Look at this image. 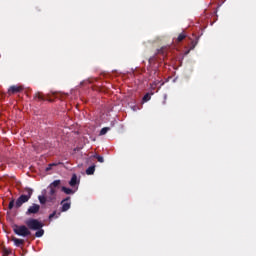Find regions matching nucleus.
Returning <instances> with one entry per match:
<instances>
[{
  "label": "nucleus",
  "instance_id": "nucleus-1",
  "mask_svg": "<svg viewBox=\"0 0 256 256\" xmlns=\"http://www.w3.org/2000/svg\"><path fill=\"white\" fill-rule=\"evenodd\" d=\"M23 193L21 194L15 201V198H12L8 204V209L11 211L13 208L21 209L25 203H29V199L33 197V189L32 188H24Z\"/></svg>",
  "mask_w": 256,
  "mask_h": 256
},
{
  "label": "nucleus",
  "instance_id": "nucleus-2",
  "mask_svg": "<svg viewBox=\"0 0 256 256\" xmlns=\"http://www.w3.org/2000/svg\"><path fill=\"white\" fill-rule=\"evenodd\" d=\"M61 188V180H54L52 183L49 184L47 190H43L42 193L47 197L48 203H53L57 199V189Z\"/></svg>",
  "mask_w": 256,
  "mask_h": 256
},
{
  "label": "nucleus",
  "instance_id": "nucleus-3",
  "mask_svg": "<svg viewBox=\"0 0 256 256\" xmlns=\"http://www.w3.org/2000/svg\"><path fill=\"white\" fill-rule=\"evenodd\" d=\"M13 232L15 235H18L19 237H29L31 236V230H29V227L25 225H17L15 224L13 226Z\"/></svg>",
  "mask_w": 256,
  "mask_h": 256
},
{
  "label": "nucleus",
  "instance_id": "nucleus-4",
  "mask_svg": "<svg viewBox=\"0 0 256 256\" xmlns=\"http://www.w3.org/2000/svg\"><path fill=\"white\" fill-rule=\"evenodd\" d=\"M26 226L28 227V229H30L31 231H37L39 229H43V224L41 223V221L31 218L29 220L26 221Z\"/></svg>",
  "mask_w": 256,
  "mask_h": 256
},
{
  "label": "nucleus",
  "instance_id": "nucleus-5",
  "mask_svg": "<svg viewBox=\"0 0 256 256\" xmlns=\"http://www.w3.org/2000/svg\"><path fill=\"white\" fill-rule=\"evenodd\" d=\"M39 211H41V206L39 204L33 203L30 207H28L26 215H37Z\"/></svg>",
  "mask_w": 256,
  "mask_h": 256
},
{
  "label": "nucleus",
  "instance_id": "nucleus-6",
  "mask_svg": "<svg viewBox=\"0 0 256 256\" xmlns=\"http://www.w3.org/2000/svg\"><path fill=\"white\" fill-rule=\"evenodd\" d=\"M23 91V86H17V85H12L8 89V95L11 97V95H15L17 93H21Z\"/></svg>",
  "mask_w": 256,
  "mask_h": 256
},
{
  "label": "nucleus",
  "instance_id": "nucleus-7",
  "mask_svg": "<svg viewBox=\"0 0 256 256\" xmlns=\"http://www.w3.org/2000/svg\"><path fill=\"white\" fill-rule=\"evenodd\" d=\"M70 200H71V197L68 196L61 201V205H62L61 211L62 212L69 211L71 209V202H69Z\"/></svg>",
  "mask_w": 256,
  "mask_h": 256
},
{
  "label": "nucleus",
  "instance_id": "nucleus-8",
  "mask_svg": "<svg viewBox=\"0 0 256 256\" xmlns=\"http://www.w3.org/2000/svg\"><path fill=\"white\" fill-rule=\"evenodd\" d=\"M34 99H38V101H49L50 103H53V99H51L49 97V95H47V97L43 96V93L41 92H37L34 94Z\"/></svg>",
  "mask_w": 256,
  "mask_h": 256
},
{
  "label": "nucleus",
  "instance_id": "nucleus-9",
  "mask_svg": "<svg viewBox=\"0 0 256 256\" xmlns=\"http://www.w3.org/2000/svg\"><path fill=\"white\" fill-rule=\"evenodd\" d=\"M12 241L16 247H21L22 245H25V240H23V239L13 237Z\"/></svg>",
  "mask_w": 256,
  "mask_h": 256
},
{
  "label": "nucleus",
  "instance_id": "nucleus-10",
  "mask_svg": "<svg viewBox=\"0 0 256 256\" xmlns=\"http://www.w3.org/2000/svg\"><path fill=\"white\" fill-rule=\"evenodd\" d=\"M79 181H77V174H73L71 180L69 181L70 187H75Z\"/></svg>",
  "mask_w": 256,
  "mask_h": 256
},
{
  "label": "nucleus",
  "instance_id": "nucleus-11",
  "mask_svg": "<svg viewBox=\"0 0 256 256\" xmlns=\"http://www.w3.org/2000/svg\"><path fill=\"white\" fill-rule=\"evenodd\" d=\"M38 201L41 205H45V203L49 202V198L43 193V195L38 196Z\"/></svg>",
  "mask_w": 256,
  "mask_h": 256
},
{
  "label": "nucleus",
  "instance_id": "nucleus-12",
  "mask_svg": "<svg viewBox=\"0 0 256 256\" xmlns=\"http://www.w3.org/2000/svg\"><path fill=\"white\" fill-rule=\"evenodd\" d=\"M61 191H63V193H65L66 195H73L75 193L73 189L67 188L65 186H62Z\"/></svg>",
  "mask_w": 256,
  "mask_h": 256
},
{
  "label": "nucleus",
  "instance_id": "nucleus-13",
  "mask_svg": "<svg viewBox=\"0 0 256 256\" xmlns=\"http://www.w3.org/2000/svg\"><path fill=\"white\" fill-rule=\"evenodd\" d=\"M94 173H95V165L87 168L86 175H93Z\"/></svg>",
  "mask_w": 256,
  "mask_h": 256
},
{
  "label": "nucleus",
  "instance_id": "nucleus-14",
  "mask_svg": "<svg viewBox=\"0 0 256 256\" xmlns=\"http://www.w3.org/2000/svg\"><path fill=\"white\" fill-rule=\"evenodd\" d=\"M59 215H61V213H58L57 215V211H54L52 214L49 215V221H53V219L59 218Z\"/></svg>",
  "mask_w": 256,
  "mask_h": 256
},
{
  "label": "nucleus",
  "instance_id": "nucleus-15",
  "mask_svg": "<svg viewBox=\"0 0 256 256\" xmlns=\"http://www.w3.org/2000/svg\"><path fill=\"white\" fill-rule=\"evenodd\" d=\"M185 37H187V35L185 33L179 34L176 39V43H181V41H183V39H185Z\"/></svg>",
  "mask_w": 256,
  "mask_h": 256
},
{
  "label": "nucleus",
  "instance_id": "nucleus-16",
  "mask_svg": "<svg viewBox=\"0 0 256 256\" xmlns=\"http://www.w3.org/2000/svg\"><path fill=\"white\" fill-rule=\"evenodd\" d=\"M43 235H45V230L42 228L38 229L35 233V237H43Z\"/></svg>",
  "mask_w": 256,
  "mask_h": 256
},
{
  "label": "nucleus",
  "instance_id": "nucleus-17",
  "mask_svg": "<svg viewBox=\"0 0 256 256\" xmlns=\"http://www.w3.org/2000/svg\"><path fill=\"white\" fill-rule=\"evenodd\" d=\"M197 43H199V38H197L196 40H192L191 46H190V51H193V49H195V47H197Z\"/></svg>",
  "mask_w": 256,
  "mask_h": 256
},
{
  "label": "nucleus",
  "instance_id": "nucleus-18",
  "mask_svg": "<svg viewBox=\"0 0 256 256\" xmlns=\"http://www.w3.org/2000/svg\"><path fill=\"white\" fill-rule=\"evenodd\" d=\"M142 101H143L144 103H147V101H151V94L146 93V94L143 96Z\"/></svg>",
  "mask_w": 256,
  "mask_h": 256
},
{
  "label": "nucleus",
  "instance_id": "nucleus-19",
  "mask_svg": "<svg viewBox=\"0 0 256 256\" xmlns=\"http://www.w3.org/2000/svg\"><path fill=\"white\" fill-rule=\"evenodd\" d=\"M108 131H111V128H109V127H104V128L101 129L100 135H107V132H108Z\"/></svg>",
  "mask_w": 256,
  "mask_h": 256
},
{
  "label": "nucleus",
  "instance_id": "nucleus-20",
  "mask_svg": "<svg viewBox=\"0 0 256 256\" xmlns=\"http://www.w3.org/2000/svg\"><path fill=\"white\" fill-rule=\"evenodd\" d=\"M95 159H97V161L99 163H104L105 162V159L103 158V156H100V155H94Z\"/></svg>",
  "mask_w": 256,
  "mask_h": 256
},
{
  "label": "nucleus",
  "instance_id": "nucleus-21",
  "mask_svg": "<svg viewBox=\"0 0 256 256\" xmlns=\"http://www.w3.org/2000/svg\"><path fill=\"white\" fill-rule=\"evenodd\" d=\"M11 255V250L7 249V248H4L3 249V256H9Z\"/></svg>",
  "mask_w": 256,
  "mask_h": 256
},
{
  "label": "nucleus",
  "instance_id": "nucleus-22",
  "mask_svg": "<svg viewBox=\"0 0 256 256\" xmlns=\"http://www.w3.org/2000/svg\"><path fill=\"white\" fill-rule=\"evenodd\" d=\"M157 55H165V48H160L157 50Z\"/></svg>",
  "mask_w": 256,
  "mask_h": 256
},
{
  "label": "nucleus",
  "instance_id": "nucleus-23",
  "mask_svg": "<svg viewBox=\"0 0 256 256\" xmlns=\"http://www.w3.org/2000/svg\"><path fill=\"white\" fill-rule=\"evenodd\" d=\"M161 83V81L157 80V81H154L152 84H151V87L152 89H155V87H157V85Z\"/></svg>",
  "mask_w": 256,
  "mask_h": 256
},
{
  "label": "nucleus",
  "instance_id": "nucleus-24",
  "mask_svg": "<svg viewBox=\"0 0 256 256\" xmlns=\"http://www.w3.org/2000/svg\"><path fill=\"white\" fill-rule=\"evenodd\" d=\"M151 61H153V58H150V59H149V63H151Z\"/></svg>",
  "mask_w": 256,
  "mask_h": 256
}]
</instances>
